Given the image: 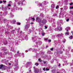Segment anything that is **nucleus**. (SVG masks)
<instances>
[{"mask_svg": "<svg viewBox=\"0 0 73 73\" xmlns=\"http://www.w3.org/2000/svg\"><path fill=\"white\" fill-rule=\"evenodd\" d=\"M4 21H6V19H4L3 20Z\"/></svg>", "mask_w": 73, "mask_h": 73, "instance_id": "nucleus-52", "label": "nucleus"}, {"mask_svg": "<svg viewBox=\"0 0 73 73\" xmlns=\"http://www.w3.org/2000/svg\"><path fill=\"white\" fill-rule=\"evenodd\" d=\"M36 21L39 23L40 26H41V23H43L45 24L46 23V20L45 19H44L43 20H41V18H40L39 17H38L36 18Z\"/></svg>", "mask_w": 73, "mask_h": 73, "instance_id": "nucleus-1", "label": "nucleus"}, {"mask_svg": "<svg viewBox=\"0 0 73 73\" xmlns=\"http://www.w3.org/2000/svg\"><path fill=\"white\" fill-rule=\"evenodd\" d=\"M19 9H21V10H22V9H23L22 8H20Z\"/></svg>", "mask_w": 73, "mask_h": 73, "instance_id": "nucleus-51", "label": "nucleus"}, {"mask_svg": "<svg viewBox=\"0 0 73 73\" xmlns=\"http://www.w3.org/2000/svg\"><path fill=\"white\" fill-rule=\"evenodd\" d=\"M3 3V2H2V1H0V4H1V3Z\"/></svg>", "mask_w": 73, "mask_h": 73, "instance_id": "nucleus-48", "label": "nucleus"}, {"mask_svg": "<svg viewBox=\"0 0 73 73\" xmlns=\"http://www.w3.org/2000/svg\"><path fill=\"white\" fill-rule=\"evenodd\" d=\"M65 30L66 31H68L69 30H70V28L69 27H67L65 29Z\"/></svg>", "mask_w": 73, "mask_h": 73, "instance_id": "nucleus-10", "label": "nucleus"}, {"mask_svg": "<svg viewBox=\"0 0 73 73\" xmlns=\"http://www.w3.org/2000/svg\"><path fill=\"white\" fill-rule=\"evenodd\" d=\"M73 7H70V9H73Z\"/></svg>", "mask_w": 73, "mask_h": 73, "instance_id": "nucleus-46", "label": "nucleus"}, {"mask_svg": "<svg viewBox=\"0 0 73 73\" xmlns=\"http://www.w3.org/2000/svg\"><path fill=\"white\" fill-rule=\"evenodd\" d=\"M49 69H48V68H46V71H49Z\"/></svg>", "mask_w": 73, "mask_h": 73, "instance_id": "nucleus-23", "label": "nucleus"}, {"mask_svg": "<svg viewBox=\"0 0 73 73\" xmlns=\"http://www.w3.org/2000/svg\"><path fill=\"white\" fill-rule=\"evenodd\" d=\"M32 64V62H27V64H26V65H29V64Z\"/></svg>", "mask_w": 73, "mask_h": 73, "instance_id": "nucleus-16", "label": "nucleus"}, {"mask_svg": "<svg viewBox=\"0 0 73 73\" xmlns=\"http://www.w3.org/2000/svg\"><path fill=\"white\" fill-rule=\"evenodd\" d=\"M38 61H41V59H38Z\"/></svg>", "mask_w": 73, "mask_h": 73, "instance_id": "nucleus-49", "label": "nucleus"}, {"mask_svg": "<svg viewBox=\"0 0 73 73\" xmlns=\"http://www.w3.org/2000/svg\"><path fill=\"white\" fill-rule=\"evenodd\" d=\"M11 17H13L14 16V15H13V14H11Z\"/></svg>", "mask_w": 73, "mask_h": 73, "instance_id": "nucleus-32", "label": "nucleus"}, {"mask_svg": "<svg viewBox=\"0 0 73 73\" xmlns=\"http://www.w3.org/2000/svg\"><path fill=\"white\" fill-rule=\"evenodd\" d=\"M26 67H27V68H28V67H29V65H27V64H26Z\"/></svg>", "mask_w": 73, "mask_h": 73, "instance_id": "nucleus-41", "label": "nucleus"}, {"mask_svg": "<svg viewBox=\"0 0 73 73\" xmlns=\"http://www.w3.org/2000/svg\"><path fill=\"white\" fill-rule=\"evenodd\" d=\"M17 25H20L21 24L20 23H17Z\"/></svg>", "mask_w": 73, "mask_h": 73, "instance_id": "nucleus-38", "label": "nucleus"}, {"mask_svg": "<svg viewBox=\"0 0 73 73\" xmlns=\"http://www.w3.org/2000/svg\"><path fill=\"white\" fill-rule=\"evenodd\" d=\"M35 65H36V66H38V63H36L35 64Z\"/></svg>", "mask_w": 73, "mask_h": 73, "instance_id": "nucleus-26", "label": "nucleus"}, {"mask_svg": "<svg viewBox=\"0 0 73 73\" xmlns=\"http://www.w3.org/2000/svg\"><path fill=\"white\" fill-rule=\"evenodd\" d=\"M55 36L54 35H52V38H55Z\"/></svg>", "mask_w": 73, "mask_h": 73, "instance_id": "nucleus-37", "label": "nucleus"}, {"mask_svg": "<svg viewBox=\"0 0 73 73\" xmlns=\"http://www.w3.org/2000/svg\"><path fill=\"white\" fill-rule=\"evenodd\" d=\"M73 13V11H70V14H72Z\"/></svg>", "mask_w": 73, "mask_h": 73, "instance_id": "nucleus-22", "label": "nucleus"}, {"mask_svg": "<svg viewBox=\"0 0 73 73\" xmlns=\"http://www.w3.org/2000/svg\"><path fill=\"white\" fill-rule=\"evenodd\" d=\"M56 73H60V72H57Z\"/></svg>", "mask_w": 73, "mask_h": 73, "instance_id": "nucleus-55", "label": "nucleus"}, {"mask_svg": "<svg viewBox=\"0 0 73 73\" xmlns=\"http://www.w3.org/2000/svg\"><path fill=\"white\" fill-rule=\"evenodd\" d=\"M45 29H47V28H48V27H46V26H45Z\"/></svg>", "mask_w": 73, "mask_h": 73, "instance_id": "nucleus-45", "label": "nucleus"}, {"mask_svg": "<svg viewBox=\"0 0 73 73\" xmlns=\"http://www.w3.org/2000/svg\"><path fill=\"white\" fill-rule=\"evenodd\" d=\"M31 69L29 70V72H31Z\"/></svg>", "mask_w": 73, "mask_h": 73, "instance_id": "nucleus-53", "label": "nucleus"}, {"mask_svg": "<svg viewBox=\"0 0 73 73\" xmlns=\"http://www.w3.org/2000/svg\"><path fill=\"white\" fill-rule=\"evenodd\" d=\"M31 19H32L33 20V21H34V20H35V19H34V18H32Z\"/></svg>", "mask_w": 73, "mask_h": 73, "instance_id": "nucleus-43", "label": "nucleus"}, {"mask_svg": "<svg viewBox=\"0 0 73 73\" xmlns=\"http://www.w3.org/2000/svg\"><path fill=\"white\" fill-rule=\"evenodd\" d=\"M14 49H15V48H14V47H12L11 48V50H12V52H14Z\"/></svg>", "mask_w": 73, "mask_h": 73, "instance_id": "nucleus-14", "label": "nucleus"}, {"mask_svg": "<svg viewBox=\"0 0 73 73\" xmlns=\"http://www.w3.org/2000/svg\"><path fill=\"white\" fill-rule=\"evenodd\" d=\"M51 11H54V8H55V5L52 4L51 5Z\"/></svg>", "mask_w": 73, "mask_h": 73, "instance_id": "nucleus-5", "label": "nucleus"}, {"mask_svg": "<svg viewBox=\"0 0 73 73\" xmlns=\"http://www.w3.org/2000/svg\"><path fill=\"white\" fill-rule=\"evenodd\" d=\"M1 8L2 10H3V11H4V7H1Z\"/></svg>", "mask_w": 73, "mask_h": 73, "instance_id": "nucleus-28", "label": "nucleus"}, {"mask_svg": "<svg viewBox=\"0 0 73 73\" xmlns=\"http://www.w3.org/2000/svg\"><path fill=\"white\" fill-rule=\"evenodd\" d=\"M69 18H68L66 20V21H69Z\"/></svg>", "mask_w": 73, "mask_h": 73, "instance_id": "nucleus-35", "label": "nucleus"}, {"mask_svg": "<svg viewBox=\"0 0 73 73\" xmlns=\"http://www.w3.org/2000/svg\"><path fill=\"white\" fill-rule=\"evenodd\" d=\"M29 28V25L28 24H27L25 26V29H28Z\"/></svg>", "mask_w": 73, "mask_h": 73, "instance_id": "nucleus-8", "label": "nucleus"}, {"mask_svg": "<svg viewBox=\"0 0 73 73\" xmlns=\"http://www.w3.org/2000/svg\"><path fill=\"white\" fill-rule=\"evenodd\" d=\"M72 4H73V3H71L70 4V5H72Z\"/></svg>", "mask_w": 73, "mask_h": 73, "instance_id": "nucleus-50", "label": "nucleus"}, {"mask_svg": "<svg viewBox=\"0 0 73 73\" xmlns=\"http://www.w3.org/2000/svg\"><path fill=\"white\" fill-rule=\"evenodd\" d=\"M59 66H60V64H59V65H58Z\"/></svg>", "mask_w": 73, "mask_h": 73, "instance_id": "nucleus-60", "label": "nucleus"}, {"mask_svg": "<svg viewBox=\"0 0 73 73\" xmlns=\"http://www.w3.org/2000/svg\"><path fill=\"white\" fill-rule=\"evenodd\" d=\"M36 44H39L40 45H41V44H42V42L41 41H40L39 42H36Z\"/></svg>", "mask_w": 73, "mask_h": 73, "instance_id": "nucleus-9", "label": "nucleus"}, {"mask_svg": "<svg viewBox=\"0 0 73 73\" xmlns=\"http://www.w3.org/2000/svg\"><path fill=\"white\" fill-rule=\"evenodd\" d=\"M17 53L18 54V55H16V54L15 55V57H17L18 56H21V55H20V54H21V53H19V51H18V52H17Z\"/></svg>", "mask_w": 73, "mask_h": 73, "instance_id": "nucleus-6", "label": "nucleus"}, {"mask_svg": "<svg viewBox=\"0 0 73 73\" xmlns=\"http://www.w3.org/2000/svg\"><path fill=\"white\" fill-rule=\"evenodd\" d=\"M31 24H33V23H31Z\"/></svg>", "mask_w": 73, "mask_h": 73, "instance_id": "nucleus-59", "label": "nucleus"}, {"mask_svg": "<svg viewBox=\"0 0 73 73\" xmlns=\"http://www.w3.org/2000/svg\"><path fill=\"white\" fill-rule=\"evenodd\" d=\"M72 52H73V49L72 50Z\"/></svg>", "mask_w": 73, "mask_h": 73, "instance_id": "nucleus-62", "label": "nucleus"}, {"mask_svg": "<svg viewBox=\"0 0 73 73\" xmlns=\"http://www.w3.org/2000/svg\"><path fill=\"white\" fill-rule=\"evenodd\" d=\"M15 68H19V66H18V60L17 59H16L15 60Z\"/></svg>", "mask_w": 73, "mask_h": 73, "instance_id": "nucleus-4", "label": "nucleus"}, {"mask_svg": "<svg viewBox=\"0 0 73 73\" xmlns=\"http://www.w3.org/2000/svg\"><path fill=\"white\" fill-rule=\"evenodd\" d=\"M19 31H20V28H19L18 29V32H19Z\"/></svg>", "mask_w": 73, "mask_h": 73, "instance_id": "nucleus-42", "label": "nucleus"}, {"mask_svg": "<svg viewBox=\"0 0 73 73\" xmlns=\"http://www.w3.org/2000/svg\"><path fill=\"white\" fill-rule=\"evenodd\" d=\"M63 35H64V34H58L56 35V37H60V36H63Z\"/></svg>", "mask_w": 73, "mask_h": 73, "instance_id": "nucleus-7", "label": "nucleus"}, {"mask_svg": "<svg viewBox=\"0 0 73 73\" xmlns=\"http://www.w3.org/2000/svg\"><path fill=\"white\" fill-rule=\"evenodd\" d=\"M45 40H47V41H48V42H51V40H48V38H45L44 39Z\"/></svg>", "mask_w": 73, "mask_h": 73, "instance_id": "nucleus-13", "label": "nucleus"}, {"mask_svg": "<svg viewBox=\"0 0 73 73\" xmlns=\"http://www.w3.org/2000/svg\"><path fill=\"white\" fill-rule=\"evenodd\" d=\"M7 54V52H4L3 53V54L4 55H5L6 54Z\"/></svg>", "mask_w": 73, "mask_h": 73, "instance_id": "nucleus-30", "label": "nucleus"}, {"mask_svg": "<svg viewBox=\"0 0 73 73\" xmlns=\"http://www.w3.org/2000/svg\"><path fill=\"white\" fill-rule=\"evenodd\" d=\"M54 16H57V14H54Z\"/></svg>", "mask_w": 73, "mask_h": 73, "instance_id": "nucleus-34", "label": "nucleus"}, {"mask_svg": "<svg viewBox=\"0 0 73 73\" xmlns=\"http://www.w3.org/2000/svg\"><path fill=\"white\" fill-rule=\"evenodd\" d=\"M3 66H4V65H3V64H1L0 65V69H1L3 68Z\"/></svg>", "mask_w": 73, "mask_h": 73, "instance_id": "nucleus-12", "label": "nucleus"}, {"mask_svg": "<svg viewBox=\"0 0 73 73\" xmlns=\"http://www.w3.org/2000/svg\"><path fill=\"white\" fill-rule=\"evenodd\" d=\"M3 1L4 3H6V1Z\"/></svg>", "mask_w": 73, "mask_h": 73, "instance_id": "nucleus-54", "label": "nucleus"}, {"mask_svg": "<svg viewBox=\"0 0 73 73\" xmlns=\"http://www.w3.org/2000/svg\"><path fill=\"white\" fill-rule=\"evenodd\" d=\"M65 65V64H63V66H64Z\"/></svg>", "mask_w": 73, "mask_h": 73, "instance_id": "nucleus-61", "label": "nucleus"}, {"mask_svg": "<svg viewBox=\"0 0 73 73\" xmlns=\"http://www.w3.org/2000/svg\"><path fill=\"white\" fill-rule=\"evenodd\" d=\"M73 38V36H70L69 37L70 39H72Z\"/></svg>", "mask_w": 73, "mask_h": 73, "instance_id": "nucleus-20", "label": "nucleus"}, {"mask_svg": "<svg viewBox=\"0 0 73 73\" xmlns=\"http://www.w3.org/2000/svg\"><path fill=\"white\" fill-rule=\"evenodd\" d=\"M8 7H10L11 6V4H8Z\"/></svg>", "mask_w": 73, "mask_h": 73, "instance_id": "nucleus-47", "label": "nucleus"}, {"mask_svg": "<svg viewBox=\"0 0 73 73\" xmlns=\"http://www.w3.org/2000/svg\"><path fill=\"white\" fill-rule=\"evenodd\" d=\"M70 66H72V65H73V63H70Z\"/></svg>", "mask_w": 73, "mask_h": 73, "instance_id": "nucleus-24", "label": "nucleus"}, {"mask_svg": "<svg viewBox=\"0 0 73 73\" xmlns=\"http://www.w3.org/2000/svg\"><path fill=\"white\" fill-rule=\"evenodd\" d=\"M39 72V70H35V72L36 73H38Z\"/></svg>", "mask_w": 73, "mask_h": 73, "instance_id": "nucleus-15", "label": "nucleus"}, {"mask_svg": "<svg viewBox=\"0 0 73 73\" xmlns=\"http://www.w3.org/2000/svg\"><path fill=\"white\" fill-rule=\"evenodd\" d=\"M69 32H67L66 33H65V35H66V36H68V35H69Z\"/></svg>", "mask_w": 73, "mask_h": 73, "instance_id": "nucleus-18", "label": "nucleus"}, {"mask_svg": "<svg viewBox=\"0 0 73 73\" xmlns=\"http://www.w3.org/2000/svg\"><path fill=\"white\" fill-rule=\"evenodd\" d=\"M38 4L39 5V6L40 7H41L42 6V5H46V4H48V2L46 1H44L42 2V3H38Z\"/></svg>", "mask_w": 73, "mask_h": 73, "instance_id": "nucleus-3", "label": "nucleus"}, {"mask_svg": "<svg viewBox=\"0 0 73 73\" xmlns=\"http://www.w3.org/2000/svg\"><path fill=\"white\" fill-rule=\"evenodd\" d=\"M40 16H42V17H44V14L42 13H41Z\"/></svg>", "mask_w": 73, "mask_h": 73, "instance_id": "nucleus-21", "label": "nucleus"}, {"mask_svg": "<svg viewBox=\"0 0 73 73\" xmlns=\"http://www.w3.org/2000/svg\"><path fill=\"white\" fill-rule=\"evenodd\" d=\"M43 70L44 71H45V68H44L43 69Z\"/></svg>", "mask_w": 73, "mask_h": 73, "instance_id": "nucleus-39", "label": "nucleus"}, {"mask_svg": "<svg viewBox=\"0 0 73 73\" xmlns=\"http://www.w3.org/2000/svg\"><path fill=\"white\" fill-rule=\"evenodd\" d=\"M46 62H45V61L43 62V63L44 64H46Z\"/></svg>", "mask_w": 73, "mask_h": 73, "instance_id": "nucleus-40", "label": "nucleus"}, {"mask_svg": "<svg viewBox=\"0 0 73 73\" xmlns=\"http://www.w3.org/2000/svg\"><path fill=\"white\" fill-rule=\"evenodd\" d=\"M11 64L10 63H9V65H11Z\"/></svg>", "mask_w": 73, "mask_h": 73, "instance_id": "nucleus-56", "label": "nucleus"}, {"mask_svg": "<svg viewBox=\"0 0 73 73\" xmlns=\"http://www.w3.org/2000/svg\"><path fill=\"white\" fill-rule=\"evenodd\" d=\"M42 36H44V35H45V33H42Z\"/></svg>", "mask_w": 73, "mask_h": 73, "instance_id": "nucleus-33", "label": "nucleus"}, {"mask_svg": "<svg viewBox=\"0 0 73 73\" xmlns=\"http://www.w3.org/2000/svg\"><path fill=\"white\" fill-rule=\"evenodd\" d=\"M25 52H26L27 53V52H28V51L26 50V51H25Z\"/></svg>", "mask_w": 73, "mask_h": 73, "instance_id": "nucleus-58", "label": "nucleus"}, {"mask_svg": "<svg viewBox=\"0 0 73 73\" xmlns=\"http://www.w3.org/2000/svg\"><path fill=\"white\" fill-rule=\"evenodd\" d=\"M64 63H65V64H66V65H67L68 64V62H64Z\"/></svg>", "mask_w": 73, "mask_h": 73, "instance_id": "nucleus-27", "label": "nucleus"}, {"mask_svg": "<svg viewBox=\"0 0 73 73\" xmlns=\"http://www.w3.org/2000/svg\"><path fill=\"white\" fill-rule=\"evenodd\" d=\"M7 14H3V15H4L5 16Z\"/></svg>", "mask_w": 73, "mask_h": 73, "instance_id": "nucleus-57", "label": "nucleus"}, {"mask_svg": "<svg viewBox=\"0 0 73 73\" xmlns=\"http://www.w3.org/2000/svg\"><path fill=\"white\" fill-rule=\"evenodd\" d=\"M31 33V30H29V31L28 32V34H29V33Z\"/></svg>", "mask_w": 73, "mask_h": 73, "instance_id": "nucleus-25", "label": "nucleus"}, {"mask_svg": "<svg viewBox=\"0 0 73 73\" xmlns=\"http://www.w3.org/2000/svg\"><path fill=\"white\" fill-rule=\"evenodd\" d=\"M12 3V2L11 1H10L9 2V4H11Z\"/></svg>", "mask_w": 73, "mask_h": 73, "instance_id": "nucleus-44", "label": "nucleus"}, {"mask_svg": "<svg viewBox=\"0 0 73 73\" xmlns=\"http://www.w3.org/2000/svg\"><path fill=\"white\" fill-rule=\"evenodd\" d=\"M4 44L5 45H7V42H4Z\"/></svg>", "mask_w": 73, "mask_h": 73, "instance_id": "nucleus-29", "label": "nucleus"}, {"mask_svg": "<svg viewBox=\"0 0 73 73\" xmlns=\"http://www.w3.org/2000/svg\"><path fill=\"white\" fill-rule=\"evenodd\" d=\"M61 71V72H62L63 73H65V70H64V69H62Z\"/></svg>", "mask_w": 73, "mask_h": 73, "instance_id": "nucleus-17", "label": "nucleus"}, {"mask_svg": "<svg viewBox=\"0 0 73 73\" xmlns=\"http://www.w3.org/2000/svg\"><path fill=\"white\" fill-rule=\"evenodd\" d=\"M72 63H73V60H72Z\"/></svg>", "mask_w": 73, "mask_h": 73, "instance_id": "nucleus-64", "label": "nucleus"}, {"mask_svg": "<svg viewBox=\"0 0 73 73\" xmlns=\"http://www.w3.org/2000/svg\"><path fill=\"white\" fill-rule=\"evenodd\" d=\"M33 68H34V69H35V67H33Z\"/></svg>", "mask_w": 73, "mask_h": 73, "instance_id": "nucleus-63", "label": "nucleus"}, {"mask_svg": "<svg viewBox=\"0 0 73 73\" xmlns=\"http://www.w3.org/2000/svg\"><path fill=\"white\" fill-rule=\"evenodd\" d=\"M58 8H59V6L57 5L56 7V9H58Z\"/></svg>", "mask_w": 73, "mask_h": 73, "instance_id": "nucleus-19", "label": "nucleus"}, {"mask_svg": "<svg viewBox=\"0 0 73 73\" xmlns=\"http://www.w3.org/2000/svg\"><path fill=\"white\" fill-rule=\"evenodd\" d=\"M13 23H16V21L15 20H14L13 21Z\"/></svg>", "mask_w": 73, "mask_h": 73, "instance_id": "nucleus-31", "label": "nucleus"}, {"mask_svg": "<svg viewBox=\"0 0 73 73\" xmlns=\"http://www.w3.org/2000/svg\"><path fill=\"white\" fill-rule=\"evenodd\" d=\"M50 50H51L52 51L53 50V48H50Z\"/></svg>", "mask_w": 73, "mask_h": 73, "instance_id": "nucleus-36", "label": "nucleus"}, {"mask_svg": "<svg viewBox=\"0 0 73 73\" xmlns=\"http://www.w3.org/2000/svg\"><path fill=\"white\" fill-rule=\"evenodd\" d=\"M62 20H60L59 22H58V29L59 31H61L62 29V27H61V24L62 23Z\"/></svg>", "mask_w": 73, "mask_h": 73, "instance_id": "nucleus-2", "label": "nucleus"}, {"mask_svg": "<svg viewBox=\"0 0 73 73\" xmlns=\"http://www.w3.org/2000/svg\"><path fill=\"white\" fill-rule=\"evenodd\" d=\"M18 5H20V4H23V1H19L18 2Z\"/></svg>", "mask_w": 73, "mask_h": 73, "instance_id": "nucleus-11", "label": "nucleus"}]
</instances>
